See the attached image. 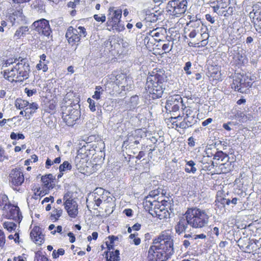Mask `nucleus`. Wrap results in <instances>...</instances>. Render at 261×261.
I'll use <instances>...</instances> for the list:
<instances>
[{"instance_id": "obj_1", "label": "nucleus", "mask_w": 261, "mask_h": 261, "mask_svg": "<svg viewBox=\"0 0 261 261\" xmlns=\"http://www.w3.org/2000/svg\"><path fill=\"white\" fill-rule=\"evenodd\" d=\"M174 244L171 237L166 232H162L153 241L148 250V261H165L174 253Z\"/></svg>"}, {"instance_id": "obj_2", "label": "nucleus", "mask_w": 261, "mask_h": 261, "mask_svg": "<svg viewBox=\"0 0 261 261\" xmlns=\"http://www.w3.org/2000/svg\"><path fill=\"white\" fill-rule=\"evenodd\" d=\"M167 81V76L162 71L147 76L145 88L151 98L157 99L162 97Z\"/></svg>"}, {"instance_id": "obj_3", "label": "nucleus", "mask_w": 261, "mask_h": 261, "mask_svg": "<svg viewBox=\"0 0 261 261\" xmlns=\"http://www.w3.org/2000/svg\"><path fill=\"white\" fill-rule=\"evenodd\" d=\"M30 71L29 64L23 59L13 65L10 70H5L3 74L4 77L9 81L21 82L29 78Z\"/></svg>"}, {"instance_id": "obj_4", "label": "nucleus", "mask_w": 261, "mask_h": 261, "mask_svg": "<svg viewBox=\"0 0 261 261\" xmlns=\"http://www.w3.org/2000/svg\"><path fill=\"white\" fill-rule=\"evenodd\" d=\"M189 222V225L194 228H201L206 226L209 216L205 210L196 207L189 208L185 214Z\"/></svg>"}, {"instance_id": "obj_5", "label": "nucleus", "mask_w": 261, "mask_h": 261, "mask_svg": "<svg viewBox=\"0 0 261 261\" xmlns=\"http://www.w3.org/2000/svg\"><path fill=\"white\" fill-rule=\"evenodd\" d=\"M186 112V116L184 118L180 115L170 118V121L172 128L176 129L177 128L185 129L192 126L197 122V118L190 109L187 110Z\"/></svg>"}, {"instance_id": "obj_6", "label": "nucleus", "mask_w": 261, "mask_h": 261, "mask_svg": "<svg viewBox=\"0 0 261 261\" xmlns=\"http://www.w3.org/2000/svg\"><path fill=\"white\" fill-rule=\"evenodd\" d=\"M108 20L107 25L110 27L108 28L109 31H116V32H120L124 29L123 26L120 23V18L122 16V10L121 9L110 7L108 10Z\"/></svg>"}, {"instance_id": "obj_7", "label": "nucleus", "mask_w": 261, "mask_h": 261, "mask_svg": "<svg viewBox=\"0 0 261 261\" xmlns=\"http://www.w3.org/2000/svg\"><path fill=\"white\" fill-rule=\"evenodd\" d=\"M187 5L186 0H171L167 4V12L170 15L180 17L186 12Z\"/></svg>"}, {"instance_id": "obj_8", "label": "nucleus", "mask_w": 261, "mask_h": 261, "mask_svg": "<svg viewBox=\"0 0 261 261\" xmlns=\"http://www.w3.org/2000/svg\"><path fill=\"white\" fill-rule=\"evenodd\" d=\"M86 35V29L83 27L80 26L77 29L69 27L67 30L65 36L68 43L73 45L78 44L81 38L85 37Z\"/></svg>"}, {"instance_id": "obj_9", "label": "nucleus", "mask_w": 261, "mask_h": 261, "mask_svg": "<svg viewBox=\"0 0 261 261\" xmlns=\"http://www.w3.org/2000/svg\"><path fill=\"white\" fill-rule=\"evenodd\" d=\"M156 195H158V194L155 193V191H151L149 195V196H147L146 198L145 206L148 207L151 210L154 209V213L155 216L160 219H162L166 217V213L168 211L166 210L164 207L161 208L160 205V203L158 201L156 200L151 201L149 199L150 197H154Z\"/></svg>"}, {"instance_id": "obj_10", "label": "nucleus", "mask_w": 261, "mask_h": 261, "mask_svg": "<svg viewBox=\"0 0 261 261\" xmlns=\"http://www.w3.org/2000/svg\"><path fill=\"white\" fill-rule=\"evenodd\" d=\"M80 114V111L77 109H73L72 107H67L63 112L62 118L67 125L73 126L79 120Z\"/></svg>"}, {"instance_id": "obj_11", "label": "nucleus", "mask_w": 261, "mask_h": 261, "mask_svg": "<svg viewBox=\"0 0 261 261\" xmlns=\"http://www.w3.org/2000/svg\"><path fill=\"white\" fill-rule=\"evenodd\" d=\"M32 28L39 34L47 37H49L51 33L48 21L44 18L34 21L32 24Z\"/></svg>"}, {"instance_id": "obj_12", "label": "nucleus", "mask_w": 261, "mask_h": 261, "mask_svg": "<svg viewBox=\"0 0 261 261\" xmlns=\"http://www.w3.org/2000/svg\"><path fill=\"white\" fill-rule=\"evenodd\" d=\"M68 196V195L66 194L63 197L64 207L69 216L75 218L78 214L77 203L74 199Z\"/></svg>"}, {"instance_id": "obj_13", "label": "nucleus", "mask_w": 261, "mask_h": 261, "mask_svg": "<svg viewBox=\"0 0 261 261\" xmlns=\"http://www.w3.org/2000/svg\"><path fill=\"white\" fill-rule=\"evenodd\" d=\"M246 78L242 75H238L233 79L231 84V88L240 93H246L248 88L251 87L252 84L246 81Z\"/></svg>"}, {"instance_id": "obj_14", "label": "nucleus", "mask_w": 261, "mask_h": 261, "mask_svg": "<svg viewBox=\"0 0 261 261\" xmlns=\"http://www.w3.org/2000/svg\"><path fill=\"white\" fill-rule=\"evenodd\" d=\"M253 10L249 13L250 18H252L256 30L261 33V3H258L253 6Z\"/></svg>"}, {"instance_id": "obj_15", "label": "nucleus", "mask_w": 261, "mask_h": 261, "mask_svg": "<svg viewBox=\"0 0 261 261\" xmlns=\"http://www.w3.org/2000/svg\"><path fill=\"white\" fill-rule=\"evenodd\" d=\"M182 106V99L179 95L170 96L167 100L165 108L170 112H177Z\"/></svg>"}, {"instance_id": "obj_16", "label": "nucleus", "mask_w": 261, "mask_h": 261, "mask_svg": "<svg viewBox=\"0 0 261 261\" xmlns=\"http://www.w3.org/2000/svg\"><path fill=\"white\" fill-rule=\"evenodd\" d=\"M3 215L10 219H13L16 221H20L22 216L18 206L12 204H8V207L4 211Z\"/></svg>"}, {"instance_id": "obj_17", "label": "nucleus", "mask_w": 261, "mask_h": 261, "mask_svg": "<svg viewBox=\"0 0 261 261\" xmlns=\"http://www.w3.org/2000/svg\"><path fill=\"white\" fill-rule=\"evenodd\" d=\"M10 183L14 186H19L24 181V176L20 169H14L11 171L9 178Z\"/></svg>"}, {"instance_id": "obj_18", "label": "nucleus", "mask_w": 261, "mask_h": 261, "mask_svg": "<svg viewBox=\"0 0 261 261\" xmlns=\"http://www.w3.org/2000/svg\"><path fill=\"white\" fill-rule=\"evenodd\" d=\"M140 132V130L137 129L129 133L127 139L124 141L123 145L127 146L130 145L131 147H134L135 145L138 144L140 140L138 136Z\"/></svg>"}, {"instance_id": "obj_19", "label": "nucleus", "mask_w": 261, "mask_h": 261, "mask_svg": "<svg viewBox=\"0 0 261 261\" xmlns=\"http://www.w3.org/2000/svg\"><path fill=\"white\" fill-rule=\"evenodd\" d=\"M30 237L36 244L41 245L44 242V235L41 232V228L38 226L33 227L30 232Z\"/></svg>"}, {"instance_id": "obj_20", "label": "nucleus", "mask_w": 261, "mask_h": 261, "mask_svg": "<svg viewBox=\"0 0 261 261\" xmlns=\"http://www.w3.org/2000/svg\"><path fill=\"white\" fill-rule=\"evenodd\" d=\"M166 33V30L163 28H157L151 31H150L147 34L151 37L154 38V40L158 42L162 41Z\"/></svg>"}, {"instance_id": "obj_21", "label": "nucleus", "mask_w": 261, "mask_h": 261, "mask_svg": "<svg viewBox=\"0 0 261 261\" xmlns=\"http://www.w3.org/2000/svg\"><path fill=\"white\" fill-rule=\"evenodd\" d=\"M189 225V222L187 218L185 217L181 218L177 224L175 226V230L176 233L180 234L184 232L188 228Z\"/></svg>"}, {"instance_id": "obj_22", "label": "nucleus", "mask_w": 261, "mask_h": 261, "mask_svg": "<svg viewBox=\"0 0 261 261\" xmlns=\"http://www.w3.org/2000/svg\"><path fill=\"white\" fill-rule=\"evenodd\" d=\"M248 60L246 56L243 54L238 52L233 55L231 63L234 65L241 66L246 64Z\"/></svg>"}, {"instance_id": "obj_23", "label": "nucleus", "mask_w": 261, "mask_h": 261, "mask_svg": "<svg viewBox=\"0 0 261 261\" xmlns=\"http://www.w3.org/2000/svg\"><path fill=\"white\" fill-rule=\"evenodd\" d=\"M184 238L186 239L182 241L184 247L186 249L189 248V249L194 248L196 242L192 234H186L184 236Z\"/></svg>"}, {"instance_id": "obj_24", "label": "nucleus", "mask_w": 261, "mask_h": 261, "mask_svg": "<svg viewBox=\"0 0 261 261\" xmlns=\"http://www.w3.org/2000/svg\"><path fill=\"white\" fill-rule=\"evenodd\" d=\"M216 164L217 166L219 164L218 168L220 170V172L226 173L230 171H231L232 169L231 162H229L228 160L224 161V163H214V162H212V165L213 166H215V164Z\"/></svg>"}, {"instance_id": "obj_25", "label": "nucleus", "mask_w": 261, "mask_h": 261, "mask_svg": "<svg viewBox=\"0 0 261 261\" xmlns=\"http://www.w3.org/2000/svg\"><path fill=\"white\" fill-rule=\"evenodd\" d=\"M38 108V105L36 102L29 103L28 107H27L24 110V116H28V117H27V119H30L31 116L35 113Z\"/></svg>"}, {"instance_id": "obj_26", "label": "nucleus", "mask_w": 261, "mask_h": 261, "mask_svg": "<svg viewBox=\"0 0 261 261\" xmlns=\"http://www.w3.org/2000/svg\"><path fill=\"white\" fill-rule=\"evenodd\" d=\"M228 5L227 0H221L217 1V4L214 6H211L213 8L214 12L217 13L218 14L221 15L222 11L219 10L220 9H225Z\"/></svg>"}, {"instance_id": "obj_27", "label": "nucleus", "mask_w": 261, "mask_h": 261, "mask_svg": "<svg viewBox=\"0 0 261 261\" xmlns=\"http://www.w3.org/2000/svg\"><path fill=\"white\" fill-rule=\"evenodd\" d=\"M29 29L28 26H22L16 31L14 37L16 39H19L29 34Z\"/></svg>"}, {"instance_id": "obj_28", "label": "nucleus", "mask_w": 261, "mask_h": 261, "mask_svg": "<svg viewBox=\"0 0 261 261\" xmlns=\"http://www.w3.org/2000/svg\"><path fill=\"white\" fill-rule=\"evenodd\" d=\"M207 29L204 26H202L201 31V45L205 46L208 43V39L209 38V35L207 32Z\"/></svg>"}, {"instance_id": "obj_29", "label": "nucleus", "mask_w": 261, "mask_h": 261, "mask_svg": "<svg viewBox=\"0 0 261 261\" xmlns=\"http://www.w3.org/2000/svg\"><path fill=\"white\" fill-rule=\"evenodd\" d=\"M110 256H109V252L106 253L107 261H119L120 260L119 251L116 250L115 251H110Z\"/></svg>"}, {"instance_id": "obj_30", "label": "nucleus", "mask_w": 261, "mask_h": 261, "mask_svg": "<svg viewBox=\"0 0 261 261\" xmlns=\"http://www.w3.org/2000/svg\"><path fill=\"white\" fill-rule=\"evenodd\" d=\"M216 205L218 207L224 208L225 205H229L230 204V200L222 197L217 198L216 201Z\"/></svg>"}, {"instance_id": "obj_31", "label": "nucleus", "mask_w": 261, "mask_h": 261, "mask_svg": "<svg viewBox=\"0 0 261 261\" xmlns=\"http://www.w3.org/2000/svg\"><path fill=\"white\" fill-rule=\"evenodd\" d=\"M186 164L185 165V170L187 173H195L197 171V168L195 167L196 164L192 161H186Z\"/></svg>"}, {"instance_id": "obj_32", "label": "nucleus", "mask_w": 261, "mask_h": 261, "mask_svg": "<svg viewBox=\"0 0 261 261\" xmlns=\"http://www.w3.org/2000/svg\"><path fill=\"white\" fill-rule=\"evenodd\" d=\"M8 204H10L7 196L5 194H0V208L4 211L8 207Z\"/></svg>"}, {"instance_id": "obj_33", "label": "nucleus", "mask_w": 261, "mask_h": 261, "mask_svg": "<svg viewBox=\"0 0 261 261\" xmlns=\"http://www.w3.org/2000/svg\"><path fill=\"white\" fill-rule=\"evenodd\" d=\"M229 157L228 155L224 153L222 151H217L214 153V159L216 160H221V162L229 160Z\"/></svg>"}, {"instance_id": "obj_34", "label": "nucleus", "mask_w": 261, "mask_h": 261, "mask_svg": "<svg viewBox=\"0 0 261 261\" xmlns=\"http://www.w3.org/2000/svg\"><path fill=\"white\" fill-rule=\"evenodd\" d=\"M29 105V101L21 98H17L15 101V106L18 109H25Z\"/></svg>"}, {"instance_id": "obj_35", "label": "nucleus", "mask_w": 261, "mask_h": 261, "mask_svg": "<svg viewBox=\"0 0 261 261\" xmlns=\"http://www.w3.org/2000/svg\"><path fill=\"white\" fill-rule=\"evenodd\" d=\"M133 83L132 79L128 77H127L125 79H124L122 83H121V85L119 87L122 88V89L123 90H128L129 89L132 88V85Z\"/></svg>"}, {"instance_id": "obj_36", "label": "nucleus", "mask_w": 261, "mask_h": 261, "mask_svg": "<svg viewBox=\"0 0 261 261\" xmlns=\"http://www.w3.org/2000/svg\"><path fill=\"white\" fill-rule=\"evenodd\" d=\"M103 92L104 90L101 86H96L94 94L92 97L94 99L99 100L101 98V95H103Z\"/></svg>"}, {"instance_id": "obj_37", "label": "nucleus", "mask_w": 261, "mask_h": 261, "mask_svg": "<svg viewBox=\"0 0 261 261\" xmlns=\"http://www.w3.org/2000/svg\"><path fill=\"white\" fill-rule=\"evenodd\" d=\"M159 19V15L154 13H149L146 14L145 20L147 22H154Z\"/></svg>"}, {"instance_id": "obj_38", "label": "nucleus", "mask_w": 261, "mask_h": 261, "mask_svg": "<svg viewBox=\"0 0 261 261\" xmlns=\"http://www.w3.org/2000/svg\"><path fill=\"white\" fill-rule=\"evenodd\" d=\"M72 166L68 161H64L63 164L59 166L60 172H63L66 170H70Z\"/></svg>"}, {"instance_id": "obj_39", "label": "nucleus", "mask_w": 261, "mask_h": 261, "mask_svg": "<svg viewBox=\"0 0 261 261\" xmlns=\"http://www.w3.org/2000/svg\"><path fill=\"white\" fill-rule=\"evenodd\" d=\"M49 62H40L37 64L36 68L38 70H42L44 72H46L48 70L47 64Z\"/></svg>"}, {"instance_id": "obj_40", "label": "nucleus", "mask_w": 261, "mask_h": 261, "mask_svg": "<svg viewBox=\"0 0 261 261\" xmlns=\"http://www.w3.org/2000/svg\"><path fill=\"white\" fill-rule=\"evenodd\" d=\"M4 227L10 232L14 230L16 227V224L11 222H6L3 224Z\"/></svg>"}, {"instance_id": "obj_41", "label": "nucleus", "mask_w": 261, "mask_h": 261, "mask_svg": "<svg viewBox=\"0 0 261 261\" xmlns=\"http://www.w3.org/2000/svg\"><path fill=\"white\" fill-rule=\"evenodd\" d=\"M189 25H190V27L192 28V29H199V31H201L202 26H203L200 20L191 21Z\"/></svg>"}, {"instance_id": "obj_42", "label": "nucleus", "mask_w": 261, "mask_h": 261, "mask_svg": "<svg viewBox=\"0 0 261 261\" xmlns=\"http://www.w3.org/2000/svg\"><path fill=\"white\" fill-rule=\"evenodd\" d=\"M62 212L63 211L61 208H56L54 210L51 215V220H55V221L58 220V218L62 215Z\"/></svg>"}, {"instance_id": "obj_43", "label": "nucleus", "mask_w": 261, "mask_h": 261, "mask_svg": "<svg viewBox=\"0 0 261 261\" xmlns=\"http://www.w3.org/2000/svg\"><path fill=\"white\" fill-rule=\"evenodd\" d=\"M127 77L126 74L123 73L118 74L116 75L115 83L119 87L121 85V83H122L123 81Z\"/></svg>"}, {"instance_id": "obj_44", "label": "nucleus", "mask_w": 261, "mask_h": 261, "mask_svg": "<svg viewBox=\"0 0 261 261\" xmlns=\"http://www.w3.org/2000/svg\"><path fill=\"white\" fill-rule=\"evenodd\" d=\"M235 8L233 7H229L226 10L222 11L221 15L227 17L233 14Z\"/></svg>"}, {"instance_id": "obj_45", "label": "nucleus", "mask_w": 261, "mask_h": 261, "mask_svg": "<svg viewBox=\"0 0 261 261\" xmlns=\"http://www.w3.org/2000/svg\"><path fill=\"white\" fill-rule=\"evenodd\" d=\"M6 242V237L3 231L0 229V247L3 248Z\"/></svg>"}, {"instance_id": "obj_46", "label": "nucleus", "mask_w": 261, "mask_h": 261, "mask_svg": "<svg viewBox=\"0 0 261 261\" xmlns=\"http://www.w3.org/2000/svg\"><path fill=\"white\" fill-rule=\"evenodd\" d=\"M87 102L89 104V107L90 110L92 112H94L96 111L95 109V102L94 100L90 98H89L87 100Z\"/></svg>"}, {"instance_id": "obj_47", "label": "nucleus", "mask_w": 261, "mask_h": 261, "mask_svg": "<svg viewBox=\"0 0 261 261\" xmlns=\"http://www.w3.org/2000/svg\"><path fill=\"white\" fill-rule=\"evenodd\" d=\"M9 19L12 23V25L14 24L15 22L18 23V17L14 13L9 16Z\"/></svg>"}, {"instance_id": "obj_48", "label": "nucleus", "mask_w": 261, "mask_h": 261, "mask_svg": "<svg viewBox=\"0 0 261 261\" xmlns=\"http://www.w3.org/2000/svg\"><path fill=\"white\" fill-rule=\"evenodd\" d=\"M94 18L97 21L104 22L106 21V16L105 15L101 14V15H99L98 14H95L93 16Z\"/></svg>"}, {"instance_id": "obj_49", "label": "nucleus", "mask_w": 261, "mask_h": 261, "mask_svg": "<svg viewBox=\"0 0 261 261\" xmlns=\"http://www.w3.org/2000/svg\"><path fill=\"white\" fill-rule=\"evenodd\" d=\"M105 192V190L101 188H97L94 190V192L92 196L97 195L98 197L102 196Z\"/></svg>"}, {"instance_id": "obj_50", "label": "nucleus", "mask_w": 261, "mask_h": 261, "mask_svg": "<svg viewBox=\"0 0 261 261\" xmlns=\"http://www.w3.org/2000/svg\"><path fill=\"white\" fill-rule=\"evenodd\" d=\"M192 66V64L191 62H187L185 64V66L184 68V70L185 71L186 74L187 75H190L191 74V71L190 70Z\"/></svg>"}, {"instance_id": "obj_51", "label": "nucleus", "mask_w": 261, "mask_h": 261, "mask_svg": "<svg viewBox=\"0 0 261 261\" xmlns=\"http://www.w3.org/2000/svg\"><path fill=\"white\" fill-rule=\"evenodd\" d=\"M94 196V201L95 202V204L97 206H99L102 202L103 199V196H99L98 197L97 195L93 196Z\"/></svg>"}, {"instance_id": "obj_52", "label": "nucleus", "mask_w": 261, "mask_h": 261, "mask_svg": "<svg viewBox=\"0 0 261 261\" xmlns=\"http://www.w3.org/2000/svg\"><path fill=\"white\" fill-rule=\"evenodd\" d=\"M199 33H200L199 29H192L189 34V36L191 38H194Z\"/></svg>"}, {"instance_id": "obj_53", "label": "nucleus", "mask_w": 261, "mask_h": 261, "mask_svg": "<svg viewBox=\"0 0 261 261\" xmlns=\"http://www.w3.org/2000/svg\"><path fill=\"white\" fill-rule=\"evenodd\" d=\"M170 45L169 41H168L166 43H165L163 45L162 49L165 51V53H168L171 50L172 47L170 48Z\"/></svg>"}, {"instance_id": "obj_54", "label": "nucleus", "mask_w": 261, "mask_h": 261, "mask_svg": "<svg viewBox=\"0 0 261 261\" xmlns=\"http://www.w3.org/2000/svg\"><path fill=\"white\" fill-rule=\"evenodd\" d=\"M24 91H25V92L27 93V95L29 97L32 96L34 94L36 93L37 92L36 90L35 89H34L33 90H30L27 88L25 89Z\"/></svg>"}, {"instance_id": "obj_55", "label": "nucleus", "mask_w": 261, "mask_h": 261, "mask_svg": "<svg viewBox=\"0 0 261 261\" xmlns=\"http://www.w3.org/2000/svg\"><path fill=\"white\" fill-rule=\"evenodd\" d=\"M194 239L196 241L197 239H205L206 238L205 234L203 233L199 234H192Z\"/></svg>"}, {"instance_id": "obj_56", "label": "nucleus", "mask_w": 261, "mask_h": 261, "mask_svg": "<svg viewBox=\"0 0 261 261\" xmlns=\"http://www.w3.org/2000/svg\"><path fill=\"white\" fill-rule=\"evenodd\" d=\"M205 18L208 21L210 22L212 24L215 22V18L209 14H207L205 15Z\"/></svg>"}, {"instance_id": "obj_57", "label": "nucleus", "mask_w": 261, "mask_h": 261, "mask_svg": "<svg viewBox=\"0 0 261 261\" xmlns=\"http://www.w3.org/2000/svg\"><path fill=\"white\" fill-rule=\"evenodd\" d=\"M41 180L42 182L44 184L45 186L47 187L49 184H50L51 181H50V179H47V177H46V176H43L41 178Z\"/></svg>"}, {"instance_id": "obj_58", "label": "nucleus", "mask_w": 261, "mask_h": 261, "mask_svg": "<svg viewBox=\"0 0 261 261\" xmlns=\"http://www.w3.org/2000/svg\"><path fill=\"white\" fill-rule=\"evenodd\" d=\"M112 42L113 40L109 39L108 40L105 42V45L106 47H108L109 49H112Z\"/></svg>"}, {"instance_id": "obj_59", "label": "nucleus", "mask_w": 261, "mask_h": 261, "mask_svg": "<svg viewBox=\"0 0 261 261\" xmlns=\"http://www.w3.org/2000/svg\"><path fill=\"white\" fill-rule=\"evenodd\" d=\"M214 153L212 152V149L210 148H207L205 151V155L207 157H212L214 156Z\"/></svg>"}, {"instance_id": "obj_60", "label": "nucleus", "mask_w": 261, "mask_h": 261, "mask_svg": "<svg viewBox=\"0 0 261 261\" xmlns=\"http://www.w3.org/2000/svg\"><path fill=\"white\" fill-rule=\"evenodd\" d=\"M35 194L39 196H43L46 194L44 191L41 190L40 188L37 189V191L35 192Z\"/></svg>"}, {"instance_id": "obj_61", "label": "nucleus", "mask_w": 261, "mask_h": 261, "mask_svg": "<svg viewBox=\"0 0 261 261\" xmlns=\"http://www.w3.org/2000/svg\"><path fill=\"white\" fill-rule=\"evenodd\" d=\"M67 236L70 238L69 241L70 243H74L75 241V238L73 233L71 232L68 233Z\"/></svg>"}, {"instance_id": "obj_62", "label": "nucleus", "mask_w": 261, "mask_h": 261, "mask_svg": "<svg viewBox=\"0 0 261 261\" xmlns=\"http://www.w3.org/2000/svg\"><path fill=\"white\" fill-rule=\"evenodd\" d=\"M213 121V119L211 118H207L205 120L203 121L202 122V125L203 126H206L209 124H210Z\"/></svg>"}, {"instance_id": "obj_63", "label": "nucleus", "mask_w": 261, "mask_h": 261, "mask_svg": "<svg viewBox=\"0 0 261 261\" xmlns=\"http://www.w3.org/2000/svg\"><path fill=\"white\" fill-rule=\"evenodd\" d=\"M188 144L190 146L193 147L195 146V143L194 139L192 137H190L188 139Z\"/></svg>"}, {"instance_id": "obj_64", "label": "nucleus", "mask_w": 261, "mask_h": 261, "mask_svg": "<svg viewBox=\"0 0 261 261\" xmlns=\"http://www.w3.org/2000/svg\"><path fill=\"white\" fill-rule=\"evenodd\" d=\"M37 261H48V258L44 255L37 256Z\"/></svg>"}]
</instances>
